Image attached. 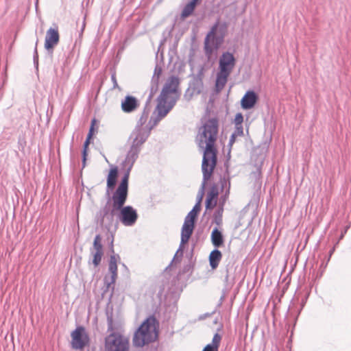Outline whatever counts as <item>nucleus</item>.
I'll list each match as a JSON object with an SVG mask.
<instances>
[{
  "mask_svg": "<svg viewBox=\"0 0 351 351\" xmlns=\"http://www.w3.org/2000/svg\"><path fill=\"white\" fill-rule=\"evenodd\" d=\"M140 106L139 100L134 96L127 95L121 100V108L125 113H132L135 112Z\"/></svg>",
  "mask_w": 351,
  "mask_h": 351,
  "instance_id": "nucleus-15",
  "label": "nucleus"
},
{
  "mask_svg": "<svg viewBox=\"0 0 351 351\" xmlns=\"http://www.w3.org/2000/svg\"><path fill=\"white\" fill-rule=\"evenodd\" d=\"M162 67L160 66H159L158 64H156V65L154 68L153 76L160 77V76L162 73Z\"/></svg>",
  "mask_w": 351,
  "mask_h": 351,
  "instance_id": "nucleus-37",
  "label": "nucleus"
},
{
  "mask_svg": "<svg viewBox=\"0 0 351 351\" xmlns=\"http://www.w3.org/2000/svg\"><path fill=\"white\" fill-rule=\"evenodd\" d=\"M348 227H346V228H344V230H345V232H346L347 231V229H348Z\"/></svg>",
  "mask_w": 351,
  "mask_h": 351,
  "instance_id": "nucleus-48",
  "label": "nucleus"
},
{
  "mask_svg": "<svg viewBox=\"0 0 351 351\" xmlns=\"http://www.w3.org/2000/svg\"><path fill=\"white\" fill-rule=\"evenodd\" d=\"M90 252L91 256H93V259L92 261L89 260L88 263H92L95 266V267H98L101 261L104 252H99L98 251L95 252L93 250H90Z\"/></svg>",
  "mask_w": 351,
  "mask_h": 351,
  "instance_id": "nucleus-26",
  "label": "nucleus"
},
{
  "mask_svg": "<svg viewBox=\"0 0 351 351\" xmlns=\"http://www.w3.org/2000/svg\"><path fill=\"white\" fill-rule=\"evenodd\" d=\"M118 173L119 171L117 167H114L110 169L106 180V194L107 195H109L114 190L117 182Z\"/></svg>",
  "mask_w": 351,
  "mask_h": 351,
  "instance_id": "nucleus-18",
  "label": "nucleus"
},
{
  "mask_svg": "<svg viewBox=\"0 0 351 351\" xmlns=\"http://www.w3.org/2000/svg\"><path fill=\"white\" fill-rule=\"evenodd\" d=\"M84 27H85V22L84 21L83 25H82V29H81V34H82V32L84 31Z\"/></svg>",
  "mask_w": 351,
  "mask_h": 351,
  "instance_id": "nucleus-42",
  "label": "nucleus"
},
{
  "mask_svg": "<svg viewBox=\"0 0 351 351\" xmlns=\"http://www.w3.org/2000/svg\"><path fill=\"white\" fill-rule=\"evenodd\" d=\"M200 210L201 206H199V203H195L192 210L186 216L182 227L181 241L179 248L176 252L172 261H173L177 256H179L180 257H182L183 256L184 245L188 243L193 232L195 222Z\"/></svg>",
  "mask_w": 351,
  "mask_h": 351,
  "instance_id": "nucleus-8",
  "label": "nucleus"
},
{
  "mask_svg": "<svg viewBox=\"0 0 351 351\" xmlns=\"http://www.w3.org/2000/svg\"><path fill=\"white\" fill-rule=\"evenodd\" d=\"M111 80H112V82L113 83L112 88L113 89H118L119 90H121V88L119 86V84L117 83V77H116V73H112V75H111Z\"/></svg>",
  "mask_w": 351,
  "mask_h": 351,
  "instance_id": "nucleus-36",
  "label": "nucleus"
},
{
  "mask_svg": "<svg viewBox=\"0 0 351 351\" xmlns=\"http://www.w3.org/2000/svg\"><path fill=\"white\" fill-rule=\"evenodd\" d=\"M222 258V253L218 248L213 250L208 256L209 265L212 269H215Z\"/></svg>",
  "mask_w": 351,
  "mask_h": 351,
  "instance_id": "nucleus-22",
  "label": "nucleus"
},
{
  "mask_svg": "<svg viewBox=\"0 0 351 351\" xmlns=\"http://www.w3.org/2000/svg\"><path fill=\"white\" fill-rule=\"evenodd\" d=\"M154 94H152V93H149L147 99H146V101H145V104L144 105V108H151L150 107V104H151V101H152V99L154 97Z\"/></svg>",
  "mask_w": 351,
  "mask_h": 351,
  "instance_id": "nucleus-38",
  "label": "nucleus"
},
{
  "mask_svg": "<svg viewBox=\"0 0 351 351\" xmlns=\"http://www.w3.org/2000/svg\"><path fill=\"white\" fill-rule=\"evenodd\" d=\"M95 123H96V119L94 118L91 120V124H90V128L88 130V133L86 136H88L89 138H93V136L95 134Z\"/></svg>",
  "mask_w": 351,
  "mask_h": 351,
  "instance_id": "nucleus-33",
  "label": "nucleus"
},
{
  "mask_svg": "<svg viewBox=\"0 0 351 351\" xmlns=\"http://www.w3.org/2000/svg\"><path fill=\"white\" fill-rule=\"evenodd\" d=\"M226 27L219 28V23L213 25L210 30L206 34L204 39V53L208 58H210L215 51H217L223 44L225 37Z\"/></svg>",
  "mask_w": 351,
  "mask_h": 351,
  "instance_id": "nucleus-9",
  "label": "nucleus"
},
{
  "mask_svg": "<svg viewBox=\"0 0 351 351\" xmlns=\"http://www.w3.org/2000/svg\"><path fill=\"white\" fill-rule=\"evenodd\" d=\"M112 243L113 241H111V247L110 250L112 254L110 256L108 262V271L111 274V276L110 278L106 276L104 279V284L107 289H110V286L115 283L118 275L117 261L120 260V256L118 254H114Z\"/></svg>",
  "mask_w": 351,
  "mask_h": 351,
  "instance_id": "nucleus-13",
  "label": "nucleus"
},
{
  "mask_svg": "<svg viewBox=\"0 0 351 351\" xmlns=\"http://www.w3.org/2000/svg\"><path fill=\"white\" fill-rule=\"evenodd\" d=\"M202 0H190L184 7L180 16V19L181 21L185 20L187 17L191 16L196 7L200 4Z\"/></svg>",
  "mask_w": 351,
  "mask_h": 351,
  "instance_id": "nucleus-20",
  "label": "nucleus"
},
{
  "mask_svg": "<svg viewBox=\"0 0 351 351\" xmlns=\"http://www.w3.org/2000/svg\"><path fill=\"white\" fill-rule=\"evenodd\" d=\"M243 121V116L241 112H238L236 114L234 117V124L235 125H242V123Z\"/></svg>",
  "mask_w": 351,
  "mask_h": 351,
  "instance_id": "nucleus-34",
  "label": "nucleus"
},
{
  "mask_svg": "<svg viewBox=\"0 0 351 351\" xmlns=\"http://www.w3.org/2000/svg\"><path fill=\"white\" fill-rule=\"evenodd\" d=\"M158 90V84H151L149 93L155 95Z\"/></svg>",
  "mask_w": 351,
  "mask_h": 351,
  "instance_id": "nucleus-39",
  "label": "nucleus"
},
{
  "mask_svg": "<svg viewBox=\"0 0 351 351\" xmlns=\"http://www.w3.org/2000/svg\"><path fill=\"white\" fill-rule=\"evenodd\" d=\"M236 64V58L229 51L223 52L219 59V71L215 80V91L220 93L227 83L228 78Z\"/></svg>",
  "mask_w": 351,
  "mask_h": 351,
  "instance_id": "nucleus-6",
  "label": "nucleus"
},
{
  "mask_svg": "<svg viewBox=\"0 0 351 351\" xmlns=\"http://www.w3.org/2000/svg\"><path fill=\"white\" fill-rule=\"evenodd\" d=\"M223 213V208L217 207L213 215V223H215L217 226H220L222 224Z\"/></svg>",
  "mask_w": 351,
  "mask_h": 351,
  "instance_id": "nucleus-27",
  "label": "nucleus"
},
{
  "mask_svg": "<svg viewBox=\"0 0 351 351\" xmlns=\"http://www.w3.org/2000/svg\"><path fill=\"white\" fill-rule=\"evenodd\" d=\"M179 85V79L176 76H171L164 85L160 94L157 97V105L156 111L157 115L155 118H151L148 125L145 126L146 130H151L155 127L158 123L165 118L168 113L176 104L180 97V93L178 88Z\"/></svg>",
  "mask_w": 351,
  "mask_h": 351,
  "instance_id": "nucleus-2",
  "label": "nucleus"
},
{
  "mask_svg": "<svg viewBox=\"0 0 351 351\" xmlns=\"http://www.w3.org/2000/svg\"><path fill=\"white\" fill-rule=\"evenodd\" d=\"M348 227H346V228H344V230H345V232H346L347 231V229H348Z\"/></svg>",
  "mask_w": 351,
  "mask_h": 351,
  "instance_id": "nucleus-47",
  "label": "nucleus"
},
{
  "mask_svg": "<svg viewBox=\"0 0 351 351\" xmlns=\"http://www.w3.org/2000/svg\"><path fill=\"white\" fill-rule=\"evenodd\" d=\"M71 347L75 350H83L90 345V337L86 328L78 326L71 333Z\"/></svg>",
  "mask_w": 351,
  "mask_h": 351,
  "instance_id": "nucleus-11",
  "label": "nucleus"
},
{
  "mask_svg": "<svg viewBox=\"0 0 351 351\" xmlns=\"http://www.w3.org/2000/svg\"><path fill=\"white\" fill-rule=\"evenodd\" d=\"M117 209L110 202V199H108L106 204L96 213L95 221L100 227L109 230L114 225V216H117Z\"/></svg>",
  "mask_w": 351,
  "mask_h": 351,
  "instance_id": "nucleus-10",
  "label": "nucleus"
},
{
  "mask_svg": "<svg viewBox=\"0 0 351 351\" xmlns=\"http://www.w3.org/2000/svg\"><path fill=\"white\" fill-rule=\"evenodd\" d=\"M159 78L158 77H156V76H153L152 75V80H151V84H159Z\"/></svg>",
  "mask_w": 351,
  "mask_h": 351,
  "instance_id": "nucleus-40",
  "label": "nucleus"
},
{
  "mask_svg": "<svg viewBox=\"0 0 351 351\" xmlns=\"http://www.w3.org/2000/svg\"><path fill=\"white\" fill-rule=\"evenodd\" d=\"M343 233H342V234H341L340 239H342V238H343Z\"/></svg>",
  "mask_w": 351,
  "mask_h": 351,
  "instance_id": "nucleus-46",
  "label": "nucleus"
},
{
  "mask_svg": "<svg viewBox=\"0 0 351 351\" xmlns=\"http://www.w3.org/2000/svg\"><path fill=\"white\" fill-rule=\"evenodd\" d=\"M203 68L202 67L197 75L193 77L190 82L189 87L193 90V93L199 94L203 88Z\"/></svg>",
  "mask_w": 351,
  "mask_h": 351,
  "instance_id": "nucleus-19",
  "label": "nucleus"
},
{
  "mask_svg": "<svg viewBox=\"0 0 351 351\" xmlns=\"http://www.w3.org/2000/svg\"><path fill=\"white\" fill-rule=\"evenodd\" d=\"M60 40V36L58 29L49 28L45 36V48L48 53L52 56L53 48L58 45Z\"/></svg>",
  "mask_w": 351,
  "mask_h": 351,
  "instance_id": "nucleus-14",
  "label": "nucleus"
},
{
  "mask_svg": "<svg viewBox=\"0 0 351 351\" xmlns=\"http://www.w3.org/2000/svg\"><path fill=\"white\" fill-rule=\"evenodd\" d=\"M210 240L213 245L215 248L221 247L224 244L223 234L217 227H215L211 232Z\"/></svg>",
  "mask_w": 351,
  "mask_h": 351,
  "instance_id": "nucleus-21",
  "label": "nucleus"
},
{
  "mask_svg": "<svg viewBox=\"0 0 351 351\" xmlns=\"http://www.w3.org/2000/svg\"><path fill=\"white\" fill-rule=\"evenodd\" d=\"M90 250H93L95 252H103V245H102V237L100 234H96L92 247L90 248Z\"/></svg>",
  "mask_w": 351,
  "mask_h": 351,
  "instance_id": "nucleus-25",
  "label": "nucleus"
},
{
  "mask_svg": "<svg viewBox=\"0 0 351 351\" xmlns=\"http://www.w3.org/2000/svg\"><path fill=\"white\" fill-rule=\"evenodd\" d=\"M221 340V335L219 333H215L213 336L212 343H208V345L213 346V348L214 350H216L217 351H218Z\"/></svg>",
  "mask_w": 351,
  "mask_h": 351,
  "instance_id": "nucleus-29",
  "label": "nucleus"
},
{
  "mask_svg": "<svg viewBox=\"0 0 351 351\" xmlns=\"http://www.w3.org/2000/svg\"><path fill=\"white\" fill-rule=\"evenodd\" d=\"M256 169L251 172L250 175V178L254 182V185L261 186L262 184V165H256Z\"/></svg>",
  "mask_w": 351,
  "mask_h": 351,
  "instance_id": "nucleus-24",
  "label": "nucleus"
},
{
  "mask_svg": "<svg viewBox=\"0 0 351 351\" xmlns=\"http://www.w3.org/2000/svg\"><path fill=\"white\" fill-rule=\"evenodd\" d=\"M258 100V95L255 91L247 90L241 100V106L243 110H250L254 107Z\"/></svg>",
  "mask_w": 351,
  "mask_h": 351,
  "instance_id": "nucleus-16",
  "label": "nucleus"
},
{
  "mask_svg": "<svg viewBox=\"0 0 351 351\" xmlns=\"http://www.w3.org/2000/svg\"><path fill=\"white\" fill-rule=\"evenodd\" d=\"M228 278H229L228 270H226V276H225V280H226V282H228Z\"/></svg>",
  "mask_w": 351,
  "mask_h": 351,
  "instance_id": "nucleus-41",
  "label": "nucleus"
},
{
  "mask_svg": "<svg viewBox=\"0 0 351 351\" xmlns=\"http://www.w3.org/2000/svg\"><path fill=\"white\" fill-rule=\"evenodd\" d=\"M38 0L36 1V7L37 6Z\"/></svg>",
  "mask_w": 351,
  "mask_h": 351,
  "instance_id": "nucleus-49",
  "label": "nucleus"
},
{
  "mask_svg": "<svg viewBox=\"0 0 351 351\" xmlns=\"http://www.w3.org/2000/svg\"><path fill=\"white\" fill-rule=\"evenodd\" d=\"M219 195V189L217 184H214L206 195L205 205L206 210H212L217 205V199Z\"/></svg>",
  "mask_w": 351,
  "mask_h": 351,
  "instance_id": "nucleus-17",
  "label": "nucleus"
},
{
  "mask_svg": "<svg viewBox=\"0 0 351 351\" xmlns=\"http://www.w3.org/2000/svg\"><path fill=\"white\" fill-rule=\"evenodd\" d=\"M156 319L154 316L146 318L134 333L132 344L135 348H143L156 340L158 330L155 324Z\"/></svg>",
  "mask_w": 351,
  "mask_h": 351,
  "instance_id": "nucleus-5",
  "label": "nucleus"
},
{
  "mask_svg": "<svg viewBox=\"0 0 351 351\" xmlns=\"http://www.w3.org/2000/svg\"><path fill=\"white\" fill-rule=\"evenodd\" d=\"M224 166L226 168V172H225L223 176L220 177V180H219L220 188H221V192H223V191H226V189H228L229 191L230 189V175H229V172H228L229 162L226 161L224 162Z\"/></svg>",
  "mask_w": 351,
  "mask_h": 351,
  "instance_id": "nucleus-23",
  "label": "nucleus"
},
{
  "mask_svg": "<svg viewBox=\"0 0 351 351\" xmlns=\"http://www.w3.org/2000/svg\"><path fill=\"white\" fill-rule=\"evenodd\" d=\"M108 332H111L104 339L106 351H129L128 339L119 332L114 331L112 315H107Z\"/></svg>",
  "mask_w": 351,
  "mask_h": 351,
  "instance_id": "nucleus-7",
  "label": "nucleus"
},
{
  "mask_svg": "<svg viewBox=\"0 0 351 351\" xmlns=\"http://www.w3.org/2000/svg\"><path fill=\"white\" fill-rule=\"evenodd\" d=\"M138 217L136 210L132 206H123L117 209V218L125 226H133L136 223Z\"/></svg>",
  "mask_w": 351,
  "mask_h": 351,
  "instance_id": "nucleus-12",
  "label": "nucleus"
},
{
  "mask_svg": "<svg viewBox=\"0 0 351 351\" xmlns=\"http://www.w3.org/2000/svg\"><path fill=\"white\" fill-rule=\"evenodd\" d=\"M232 134H235L237 136H243V125H235L234 130Z\"/></svg>",
  "mask_w": 351,
  "mask_h": 351,
  "instance_id": "nucleus-35",
  "label": "nucleus"
},
{
  "mask_svg": "<svg viewBox=\"0 0 351 351\" xmlns=\"http://www.w3.org/2000/svg\"><path fill=\"white\" fill-rule=\"evenodd\" d=\"M190 267H191V265H190V264H189V265H187L186 266H185V267H184V271H188V270H189L188 267L189 268Z\"/></svg>",
  "mask_w": 351,
  "mask_h": 351,
  "instance_id": "nucleus-43",
  "label": "nucleus"
},
{
  "mask_svg": "<svg viewBox=\"0 0 351 351\" xmlns=\"http://www.w3.org/2000/svg\"><path fill=\"white\" fill-rule=\"evenodd\" d=\"M230 194L228 189H226L223 195H221L219 199L218 207L223 208Z\"/></svg>",
  "mask_w": 351,
  "mask_h": 351,
  "instance_id": "nucleus-31",
  "label": "nucleus"
},
{
  "mask_svg": "<svg viewBox=\"0 0 351 351\" xmlns=\"http://www.w3.org/2000/svg\"><path fill=\"white\" fill-rule=\"evenodd\" d=\"M37 44H38V40L36 42V46L34 50V55H33V62H34V66L36 69V73L38 72V50H37Z\"/></svg>",
  "mask_w": 351,
  "mask_h": 351,
  "instance_id": "nucleus-32",
  "label": "nucleus"
},
{
  "mask_svg": "<svg viewBox=\"0 0 351 351\" xmlns=\"http://www.w3.org/2000/svg\"><path fill=\"white\" fill-rule=\"evenodd\" d=\"M138 158L137 156L126 154L124 160L121 164V169L124 174L112 196L108 195V199H110V202L114 205L116 209H119L125 206L128 199L129 177L131 170Z\"/></svg>",
  "mask_w": 351,
  "mask_h": 351,
  "instance_id": "nucleus-3",
  "label": "nucleus"
},
{
  "mask_svg": "<svg viewBox=\"0 0 351 351\" xmlns=\"http://www.w3.org/2000/svg\"><path fill=\"white\" fill-rule=\"evenodd\" d=\"M219 122L217 118L208 119L199 128L196 137V142L199 149L203 151L202 171L203 178L197 195L196 203L201 206L205 191V186L214 172L217 164V149L215 142L217 138Z\"/></svg>",
  "mask_w": 351,
  "mask_h": 351,
  "instance_id": "nucleus-1",
  "label": "nucleus"
},
{
  "mask_svg": "<svg viewBox=\"0 0 351 351\" xmlns=\"http://www.w3.org/2000/svg\"><path fill=\"white\" fill-rule=\"evenodd\" d=\"M165 41V38H164L163 40L161 41L160 45H162Z\"/></svg>",
  "mask_w": 351,
  "mask_h": 351,
  "instance_id": "nucleus-45",
  "label": "nucleus"
},
{
  "mask_svg": "<svg viewBox=\"0 0 351 351\" xmlns=\"http://www.w3.org/2000/svg\"><path fill=\"white\" fill-rule=\"evenodd\" d=\"M149 112L150 108H143L142 114L129 136L128 143H130V147L126 154L138 157L143 144L149 136V130L144 127Z\"/></svg>",
  "mask_w": 351,
  "mask_h": 351,
  "instance_id": "nucleus-4",
  "label": "nucleus"
},
{
  "mask_svg": "<svg viewBox=\"0 0 351 351\" xmlns=\"http://www.w3.org/2000/svg\"><path fill=\"white\" fill-rule=\"evenodd\" d=\"M92 138H89L86 136V138L83 144V149L82 152V167L84 168L86 166V160L88 155V147L90 143Z\"/></svg>",
  "mask_w": 351,
  "mask_h": 351,
  "instance_id": "nucleus-28",
  "label": "nucleus"
},
{
  "mask_svg": "<svg viewBox=\"0 0 351 351\" xmlns=\"http://www.w3.org/2000/svg\"><path fill=\"white\" fill-rule=\"evenodd\" d=\"M193 254V247L191 249V252H190V256H191V257H192Z\"/></svg>",
  "mask_w": 351,
  "mask_h": 351,
  "instance_id": "nucleus-44",
  "label": "nucleus"
},
{
  "mask_svg": "<svg viewBox=\"0 0 351 351\" xmlns=\"http://www.w3.org/2000/svg\"><path fill=\"white\" fill-rule=\"evenodd\" d=\"M237 136L234 134H232L231 136H230V140H229V143L228 144V152L227 154V159H226V161L229 162V160L230 159V157H231V155H230V152H231V149H232V145L234 143L235 141H236V138Z\"/></svg>",
  "mask_w": 351,
  "mask_h": 351,
  "instance_id": "nucleus-30",
  "label": "nucleus"
}]
</instances>
